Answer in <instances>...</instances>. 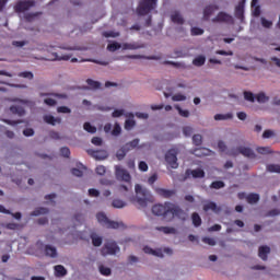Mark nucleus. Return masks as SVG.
<instances>
[{
    "label": "nucleus",
    "instance_id": "nucleus-1",
    "mask_svg": "<svg viewBox=\"0 0 280 280\" xmlns=\"http://www.w3.org/2000/svg\"><path fill=\"white\" fill-rule=\"evenodd\" d=\"M152 213L155 217H162L163 220H172L175 217L179 220H185V211L171 202L155 203L152 208Z\"/></svg>",
    "mask_w": 280,
    "mask_h": 280
},
{
    "label": "nucleus",
    "instance_id": "nucleus-2",
    "mask_svg": "<svg viewBox=\"0 0 280 280\" xmlns=\"http://www.w3.org/2000/svg\"><path fill=\"white\" fill-rule=\"evenodd\" d=\"M136 195H137L136 202L141 208H147L148 207V202L152 201L151 192L147 188H143L139 184L136 185Z\"/></svg>",
    "mask_w": 280,
    "mask_h": 280
},
{
    "label": "nucleus",
    "instance_id": "nucleus-3",
    "mask_svg": "<svg viewBox=\"0 0 280 280\" xmlns=\"http://www.w3.org/2000/svg\"><path fill=\"white\" fill-rule=\"evenodd\" d=\"M158 0H141L139 7H137V15L145 16L156 8Z\"/></svg>",
    "mask_w": 280,
    "mask_h": 280
},
{
    "label": "nucleus",
    "instance_id": "nucleus-4",
    "mask_svg": "<svg viewBox=\"0 0 280 280\" xmlns=\"http://www.w3.org/2000/svg\"><path fill=\"white\" fill-rule=\"evenodd\" d=\"M96 220L100 222L103 226H106V229H113V230H118L124 224L121 222H116V221H110L107 215L104 213H97L96 214Z\"/></svg>",
    "mask_w": 280,
    "mask_h": 280
},
{
    "label": "nucleus",
    "instance_id": "nucleus-5",
    "mask_svg": "<svg viewBox=\"0 0 280 280\" xmlns=\"http://www.w3.org/2000/svg\"><path fill=\"white\" fill-rule=\"evenodd\" d=\"M118 253H120V247L115 241L106 242L104 247L101 249L102 257H107L108 255L114 256Z\"/></svg>",
    "mask_w": 280,
    "mask_h": 280
},
{
    "label": "nucleus",
    "instance_id": "nucleus-6",
    "mask_svg": "<svg viewBox=\"0 0 280 280\" xmlns=\"http://www.w3.org/2000/svg\"><path fill=\"white\" fill-rule=\"evenodd\" d=\"M177 155L178 151L175 149H171L164 154V161H166L167 165L171 166L172 170L178 168V158H176Z\"/></svg>",
    "mask_w": 280,
    "mask_h": 280
},
{
    "label": "nucleus",
    "instance_id": "nucleus-7",
    "mask_svg": "<svg viewBox=\"0 0 280 280\" xmlns=\"http://www.w3.org/2000/svg\"><path fill=\"white\" fill-rule=\"evenodd\" d=\"M33 7H36V1H34V0H20L13 7V10L15 11V13H24V12L31 10Z\"/></svg>",
    "mask_w": 280,
    "mask_h": 280
},
{
    "label": "nucleus",
    "instance_id": "nucleus-8",
    "mask_svg": "<svg viewBox=\"0 0 280 280\" xmlns=\"http://www.w3.org/2000/svg\"><path fill=\"white\" fill-rule=\"evenodd\" d=\"M115 177L117 180L129 184L131 183V176L129 172L122 168L120 165H115Z\"/></svg>",
    "mask_w": 280,
    "mask_h": 280
},
{
    "label": "nucleus",
    "instance_id": "nucleus-9",
    "mask_svg": "<svg viewBox=\"0 0 280 280\" xmlns=\"http://www.w3.org/2000/svg\"><path fill=\"white\" fill-rule=\"evenodd\" d=\"M212 22L214 23H228V24H233L234 20L231 14H228L226 12H219L214 19H212Z\"/></svg>",
    "mask_w": 280,
    "mask_h": 280
},
{
    "label": "nucleus",
    "instance_id": "nucleus-10",
    "mask_svg": "<svg viewBox=\"0 0 280 280\" xmlns=\"http://www.w3.org/2000/svg\"><path fill=\"white\" fill-rule=\"evenodd\" d=\"M237 154H242L247 159L257 158L253 149H250L249 147H237L236 151L233 152V155L236 156Z\"/></svg>",
    "mask_w": 280,
    "mask_h": 280
},
{
    "label": "nucleus",
    "instance_id": "nucleus-11",
    "mask_svg": "<svg viewBox=\"0 0 280 280\" xmlns=\"http://www.w3.org/2000/svg\"><path fill=\"white\" fill-rule=\"evenodd\" d=\"M185 176H186V178H188L189 176H192V178H195V179H198V178L200 179V178H205L206 173L201 168L186 170Z\"/></svg>",
    "mask_w": 280,
    "mask_h": 280
},
{
    "label": "nucleus",
    "instance_id": "nucleus-12",
    "mask_svg": "<svg viewBox=\"0 0 280 280\" xmlns=\"http://www.w3.org/2000/svg\"><path fill=\"white\" fill-rule=\"evenodd\" d=\"M245 3H246V0H241L236 5V9L234 11V16H236L237 20L244 19Z\"/></svg>",
    "mask_w": 280,
    "mask_h": 280
},
{
    "label": "nucleus",
    "instance_id": "nucleus-13",
    "mask_svg": "<svg viewBox=\"0 0 280 280\" xmlns=\"http://www.w3.org/2000/svg\"><path fill=\"white\" fill-rule=\"evenodd\" d=\"M44 122L55 127L56 125L62 124V119L60 117H54L51 115H45L44 116Z\"/></svg>",
    "mask_w": 280,
    "mask_h": 280
},
{
    "label": "nucleus",
    "instance_id": "nucleus-14",
    "mask_svg": "<svg viewBox=\"0 0 280 280\" xmlns=\"http://www.w3.org/2000/svg\"><path fill=\"white\" fill-rule=\"evenodd\" d=\"M155 194L162 196L164 199H170L175 195V190H167L164 188H155Z\"/></svg>",
    "mask_w": 280,
    "mask_h": 280
},
{
    "label": "nucleus",
    "instance_id": "nucleus-15",
    "mask_svg": "<svg viewBox=\"0 0 280 280\" xmlns=\"http://www.w3.org/2000/svg\"><path fill=\"white\" fill-rule=\"evenodd\" d=\"M270 252H271L270 247H268V246H260L259 247V252H258V256L264 261H267L268 255L270 254Z\"/></svg>",
    "mask_w": 280,
    "mask_h": 280
},
{
    "label": "nucleus",
    "instance_id": "nucleus-16",
    "mask_svg": "<svg viewBox=\"0 0 280 280\" xmlns=\"http://www.w3.org/2000/svg\"><path fill=\"white\" fill-rule=\"evenodd\" d=\"M210 210L214 213H219L221 211L218 205L213 201L203 205V211L209 212Z\"/></svg>",
    "mask_w": 280,
    "mask_h": 280
},
{
    "label": "nucleus",
    "instance_id": "nucleus-17",
    "mask_svg": "<svg viewBox=\"0 0 280 280\" xmlns=\"http://www.w3.org/2000/svg\"><path fill=\"white\" fill-rule=\"evenodd\" d=\"M219 10L218 4H210L207 5L206 9H203V18L208 19L211 14H213L214 11Z\"/></svg>",
    "mask_w": 280,
    "mask_h": 280
},
{
    "label": "nucleus",
    "instance_id": "nucleus-18",
    "mask_svg": "<svg viewBox=\"0 0 280 280\" xmlns=\"http://www.w3.org/2000/svg\"><path fill=\"white\" fill-rule=\"evenodd\" d=\"M44 250H45L47 257H50V258L58 257V250L56 249V247H54L51 245H46Z\"/></svg>",
    "mask_w": 280,
    "mask_h": 280
},
{
    "label": "nucleus",
    "instance_id": "nucleus-19",
    "mask_svg": "<svg viewBox=\"0 0 280 280\" xmlns=\"http://www.w3.org/2000/svg\"><path fill=\"white\" fill-rule=\"evenodd\" d=\"M9 110H11V113H12L13 115H18V116H20V117H23V116L25 115V109H24V107H21V106H19V105H13V106H11V107L9 108Z\"/></svg>",
    "mask_w": 280,
    "mask_h": 280
},
{
    "label": "nucleus",
    "instance_id": "nucleus-20",
    "mask_svg": "<svg viewBox=\"0 0 280 280\" xmlns=\"http://www.w3.org/2000/svg\"><path fill=\"white\" fill-rule=\"evenodd\" d=\"M68 273V270L62 265L55 266V276L56 277H66Z\"/></svg>",
    "mask_w": 280,
    "mask_h": 280
},
{
    "label": "nucleus",
    "instance_id": "nucleus-21",
    "mask_svg": "<svg viewBox=\"0 0 280 280\" xmlns=\"http://www.w3.org/2000/svg\"><path fill=\"white\" fill-rule=\"evenodd\" d=\"M91 155L95 160H105L108 156L107 151H92Z\"/></svg>",
    "mask_w": 280,
    "mask_h": 280
},
{
    "label": "nucleus",
    "instance_id": "nucleus-22",
    "mask_svg": "<svg viewBox=\"0 0 280 280\" xmlns=\"http://www.w3.org/2000/svg\"><path fill=\"white\" fill-rule=\"evenodd\" d=\"M171 20H172L173 23H176L178 25H183L184 24V19L179 14L178 11L173 12V14L171 15Z\"/></svg>",
    "mask_w": 280,
    "mask_h": 280
},
{
    "label": "nucleus",
    "instance_id": "nucleus-23",
    "mask_svg": "<svg viewBox=\"0 0 280 280\" xmlns=\"http://www.w3.org/2000/svg\"><path fill=\"white\" fill-rule=\"evenodd\" d=\"M49 213V209L47 208H37L33 212H31V217H40Z\"/></svg>",
    "mask_w": 280,
    "mask_h": 280
},
{
    "label": "nucleus",
    "instance_id": "nucleus-24",
    "mask_svg": "<svg viewBox=\"0 0 280 280\" xmlns=\"http://www.w3.org/2000/svg\"><path fill=\"white\" fill-rule=\"evenodd\" d=\"M155 230H158L159 232H162V233H164L166 235H170V234L174 235V234H176L175 228L161 226V228H155Z\"/></svg>",
    "mask_w": 280,
    "mask_h": 280
},
{
    "label": "nucleus",
    "instance_id": "nucleus-25",
    "mask_svg": "<svg viewBox=\"0 0 280 280\" xmlns=\"http://www.w3.org/2000/svg\"><path fill=\"white\" fill-rule=\"evenodd\" d=\"M50 60L52 61H60V60H71V56L69 55H63V56H59L58 54H51Z\"/></svg>",
    "mask_w": 280,
    "mask_h": 280
},
{
    "label": "nucleus",
    "instance_id": "nucleus-26",
    "mask_svg": "<svg viewBox=\"0 0 280 280\" xmlns=\"http://www.w3.org/2000/svg\"><path fill=\"white\" fill-rule=\"evenodd\" d=\"M256 101H258L259 104H266L270 101V97L267 96L265 92H260L258 95H256Z\"/></svg>",
    "mask_w": 280,
    "mask_h": 280
},
{
    "label": "nucleus",
    "instance_id": "nucleus-27",
    "mask_svg": "<svg viewBox=\"0 0 280 280\" xmlns=\"http://www.w3.org/2000/svg\"><path fill=\"white\" fill-rule=\"evenodd\" d=\"M143 252H144L145 254L153 255V256H155V257H161V258L163 257L161 250H153L151 247H148V246H145V247L143 248Z\"/></svg>",
    "mask_w": 280,
    "mask_h": 280
},
{
    "label": "nucleus",
    "instance_id": "nucleus-28",
    "mask_svg": "<svg viewBox=\"0 0 280 280\" xmlns=\"http://www.w3.org/2000/svg\"><path fill=\"white\" fill-rule=\"evenodd\" d=\"M39 96H42V97H49V96H51V97H57V98H60V100H67L68 98V95H66V94H58V93H46V94L42 93V94H39Z\"/></svg>",
    "mask_w": 280,
    "mask_h": 280
},
{
    "label": "nucleus",
    "instance_id": "nucleus-29",
    "mask_svg": "<svg viewBox=\"0 0 280 280\" xmlns=\"http://www.w3.org/2000/svg\"><path fill=\"white\" fill-rule=\"evenodd\" d=\"M247 203L254 205L258 203L259 201V195L258 194H249L246 197Z\"/></svg>",
    "mask_w": 280,
    "mask_h": 280
},
{
    "label": "nucleus",
    "instance_id": "nucleus-30",
    "mask_svg": "<svg viewBox=\"0 0 280 280\" xmlns=\"http://www.w3.org/2000/svg\"><path fill=\"white\" fill-rule=\"evenodd\" d=\"M205 63H206V57L205 56L195 57V59L192 61V65L195 67H202V66H205Z\"/></svg>",
    "mask_w": 280,
    "mask_h": 280
},
{
    "label": "nucleus",
    "instance_id": "nucleus-31",
    "mask_svg": "<svg viewBox=\"0 0 280 280\" xmlns=\"http://www.w3.org/2000/svg\"><path fill=\"white\" fill-rule=\"evenodd\" d=\"M92 245L95 247H100L103 244V238L97 236L96 234L91 235Z\"/></svg>",
    "mask_w": 280,
    "mask_h": 280
},
{
    "label": "nucleus",
    "instance_id": "nucleus-32",
    "mask_svg": "<svg viewBox=\"0 0 280 280\" xmlns=\"http://www.w3.org/2000/svg\"><path fill=\"white\" fill-rule=\"evenodd\" d=\"M39 15H42V12L26 13L24 19L26 22L32 23Z\"/></svg>",
    "mask_w": 280,
    "mask_h": 280
},
{
    "label": "nucleus",
    "instance_id": "nucleus-33",
    "mask_svg": "<svg viewBox=\"0 0 280 280\" xmlns=\"http://www.w3.org/2000/svg\"><path fill=\"white\" fill-rule=\"evenodd\" d=\"M256 152H258L261 155H267V154H271V148L270 147H258L256 148Z\"/></svg>",
    "mask_w": 280,
    "mask_h": 280
},
{
    "label": "nucleus",
    "instance_id": "nucleus-34",
    "mask_svg": "<svg viewBox=\"0 0 280 280\" xmlns=\"http://www.w3.org/2000/svg\"><path fill=\"white\" fill-rule=\"evenodd\" d=\"M225 187V184L223 180H214L210 184L211 189H222Z\"/></svg>",
    "mask_w": 280,
    "mask_h": 280
},
{
    "label": "nucleus",
    "instance_id": "nucleus-35",
    "mask_svg": "<svg viewBox=\"0 0 280 280\" xmlns=\"http://www.w3.org/2000/svg\"><path fill=\"white\" fill-rule=\"evenodd\" d=\"M112 205L115 209H122L127 206V203L120 199H114Z\"/></svg>",
    "mask_w": 280,
    "mask_h": 280
},
{
    "label": "nucleus",
    "instance_id": "nucleus-36",
    "mask_svg": "<svg viewBox=\"0 0 280 280\" xmlns=\"http://www.w3.org/2000/svg\"><path fill=\"white\" fill-rule=\"evenodd\" d=\"M83 130L88 133H96V127L92 126L90 122L83 124Z\"/></svg>",
    "mask_w": 280,
    "mask_h": 280
},
{
    "label": "nucleus",
    "instance_id": "nucleus-37",
    "mask_svg": "<svg viewBox=\"0 0 280 280\" xmlns=\"http://www.w3.org/2000/svg\"><path fill=\"white\" fill-rule=\"evenodd\" d=\"M140 48V46L138 44H129V43H126V44H122V49L124 50H138Z\"/></svg>",
    "mask_w": 280,
    "mask_h": 280
},
{
    "label": "nucleus",
    "instance_id": "nucleus-38",
    "mask_svg": "<svg viewBox=\"0 0 280 280\" xmlns=\"http://www.w3.org/2000/svg\"><path fill=\"white\" fill-rule=\"evenodd\" d=\"M267 170L269 173L280 174V164H269Z\"/></svg>",
    "mask_w": 280,
    "mask_h": 280
},
{
    "label": "nucleus",
    "instance_id": "nucleus-39",
    "mask_svg": "<svg viewBox=\"0 0 280 280\" xmlns=\"http://www.w3.org/2000/svg\"><path fill=\"white\" fill-rule=\"evenodd\" d=\"M192 224L195 228L201 226V218L197 212L192 213Z\"/></svg>",
    "mask_w": 280,
    "mask_h": 280
},
{
    "label": "nucleus",
    "instance_id": "nucleus-40",
    "mask_svg": "<svg viewBox=\"0 0 280 280\" xmlns=\"http://www.w3.org/2000/svg\"><path fill=\"white\" fill-rule=\"evenodd\" d=\"M233 116L232 114H215L214 119L215 120H226V119H232Z\"/></svg>",
    "mask_w": 280,
    "mask_h": 280
},
{
    "label": "nucleus",
    "instance_id": "nucleus-41",
    "mask_svg": "<svg viewBox=\"0 0 280 280\" xmlns=\"http://www.w3.org/2000/svg\"><path fill=\"white\" fill-rule=\"evenodd\" d=\"M192 143L195 147H200L202 143V136L197 133L192 136Z\"/></svg>",
    "mask_w": 280,
    "mask_h": 280
},
{
    "label": "nucleus",
    "instance_id": "nucleus-42",
    "mask_svg": "<svg viewBox=\"0 0 280 280\" xmlns=\"http://www.w3.org/2000/svg\"><path fill=\"white\" fill-rule=\"evenodd\" d=\"M120 48H121V45L118 44L117 42H114L113 44H108V46L106 47V49H108V51L110 52L119 50Z\"/></svg>",
    "mask_w": 280,
    "mask_h": 280
},
{
    "label": "nucleus",
    "instance_id": "nucleus-43",
    "mask_svg": "<svg viewBox=\"0 0 280 280\" xmlns=\"http://www.w3.org/2000/svg\"><path fill=\"white\" fill-rule=\"evenodd\" d=\"M86 83L92 90H98L101 88V83L98 81H93L92 79H88Z\"/></svg>",
    "mask_w": 280,
    "mask_h": 280
},
{
    "label": "nucleus",
    "instance_id": "nucleus-44",
    "mask_svg": "<svg viewBox=\"0 0 280 280\" xmlns=\"http://www.w3.org/2000/svg\"><path fill=\"white\" fill-rule=\"evenodd\" d=\"M100 272L104 277H109L112 275V269L109 267L100 266Z\"/></svg>",
    "mask_w": 280,
    "mask_h": 280
},
{
    "label": "nucleus",
    "instance_id": "nucleus-45",
    "mask_svg": "<svg viewBox=\"0 0 280 280\" xmlns=\"http://www.w3.org/2000/svg\"><path fill=\"white\" fill-rule=\"evenodd\" d=\"M175 109L177 113H179L180 117L188 118L189 117V110H184L183 108L179 107V105H175Z\"/></svg>",
    "mask_w": 280,
    "mask_h": 280
},
{
    "label": "nucleus",
    "instance_id": "nucleus-46",
    "mask_svg": "<svg viewBox=\"0 0 280 280\" xmlns=\"http://www.w3.org/2000/svg\"><path fill=\"white\" fill-rule=\"evenodd\" d=\"M202 34H205V31L200 27L190 28V35L192 36H201Z\"/></svg>",
    "mask_w": 280,
    "mask_h": 280
},
{
    "label": "nucleus",
    "instance_id": "nucleus-47",
    "mask_svg": "<svg viewBox=\"0 0 280 280\" xmlns=\"http://www.w3.org/2000/svg\"><path fill=\"white\" fill-rule=\"evenodd\" d=\"M18 77H21V78H24V79H27V80H33L34 79V75H33L32 71L21 72L20 74H18Z\"/></svg>",
    "mask_w": 280,
    "mask_h": 280
},
{
    "label": "nucleus",
    "instance_id": "nucleus-48",
    "mask_svg": "<svg viewBox=\"0 0 280 280\" xmlns=\"http://www.w3.org/2000/svg\"><path fill=\"white\" fill-rule=\"evenodd\" d=\"M243 95L247 102H252V103L255 102V96H254L253 92L245 91V93H243Z\"/></svg>",
    "mask_w": 280,
    "mask_h": 280
},
{
    "label": "nucleus",
    "instance_id": "nucleus-49",
    "mask_svg": "<svg viewBox=\"0 0 280 280\" xmlns=\"http://www.w3.org/2000/svg\"><path fill=\"white\" fill-rule=\"evenodd\" d=\"M187 97L184 94H175L172 96L173 102H184Z\"/></svg>",
    "mask_w": 280,
    "mask_h": 280
},
{
    "label": "nucleus",
    "instance_id": "nucleus-50",
    "mask_svg": "<svg viewBox=\"0 0 280 280\" xmlns=\"http://www.w3.org/2000/svg\"><path fill=\"white\" fill-rule=\"evenodd\" d=\"M120 133H121V127H120V125H119V124H115L114 129H113V131H112V135H113L114 137H118V136H120Z\"/></svg>",
    "mask_w": 280,
    "mask_h": 280
},
{
    "label": "nucleus",
    "instance_id": "nucleus-51",
    "mask_svg": "<svg viewBox=\"0 0 280 280\" xmlns=\"http://www.w3.org/2000/svg\"><path fill=\"white\" fill-rule=\"evenodd\" d=\"M61 156L69 158L71 155V150L68 147H62L60 149Z\"/></svg>",
    "mask_w": 280,
    "mask_h": 280
},
{
    "label": "nucleus",
    "instance_id": "nucleus-52",
    "mask_svg": "<svg viewBox=\"0 0 280 280\" xmlns=\"http://www.w3.org/2000/svg\"><path fill=\"white\" fill-rule=\"evenodd\" d=\"M202 243L209 246H215V241L211 237H202Z\"/></svg>",
    "mask_w": 280,
    "mask_h": 280
},
{
    "label": "nucleus",
    "instance_id": "nucleus-53",
    "mask_svg": "<svg viewBox=\"0 0 280 280\" xmlns=\"http://www.w3.org/2000/svg\"><path fill=\"white\" fill-rule=\"evenodd\" d=\"M135 126H136V121L128 119V120H126V124L124 127L126 128V130H131Z\"/></svg>",
    "mask_w": 280,
    "mask_h": 280
},
{
    "label": "nucleus",
    "instance_id": "nucleus-54",
    "mask_svg": "<svg viewBox=\"0 0 280 280\" xmlns=\"http://www.w3.org/2000/svg\"><path fill=\"white\" fill-rule=\"evenodd\" d=\"M91 143L95 147H101L103 145V139L98 137L92 138Z\"/></svg>",
    "mask_w": 280,
    "mask_h": 280
},
{
    "label": "nucleus",
    "instance_id": "nucleus-55",
    "mask_svg": "<svg viewBox=\"0 0 280 280\" xmlns=\"http://www.w3.org/2000/svg\"><path fill=\"white\" fill-rule=\"evenodd\" d=\"M95 173L100 176H104L106 173V168L103 165H100L95 168Z\"/></svg>",
    "mask_w": 280,
    "mask_h": 280
},
{
    "label": "nucleus",
    "instance_id": "nucleus-56",
    "mask_svg": "<svg viewBox=\"0 0 280 280\" xmlns=\"http://www.w3.org/2000/svg\"><path fill=\"white\" fill-rule=\"evenodd\" d=\"M183 132L185 137H191V135L194 133V129L192 127H184Z\"/></svg>",
    "mask_w": 280,
    "mask_h": 280
},
{
    "label": "nucleus",
    "instance_id": "nucleus-57",
    "mask_svg": "<svg viewBox=\"0 0 280 280\" xmlns=\"http://www.w3.org/2000/svg\"><path fill=\"white\" fill-rule=\"evenodd\" d=\"M57 113L70 114L71 113V108H69L67 106L57 107Z\"/></svg>",
    "mask_w": 280,
    "mask_h": 280
},
{
    "label": "nucleus",
    "instance_id": "nucleus-58",
    "mask_svg": "<svg viewBox=\"0 0 280 280\" xmlns=\"http://www.w3.org/2000/svg\"><path fill=\"white\" fill-rule=\"evenodd\" d=\"M262 27L265 28H271L272 26V21H268L266 18L261 19Z\"/></svg>",
    "mask_w": 280,
    "mask_h": 280
},
{
    "label": "nucleus",
    "instance_id": "nucleus-59",
    "mask_svg": "<svg viewBox=\"0 0 280 280\" xmlns=\"http://www.w3.org/2000/svg\"><path fill=\"white\" fill-rule=\"evenodd\" d=\"M139 170H140L141 172H148L149 166H148L147 162L140 161V163H139Z\"/></svg>",
    "mask_w": 280,
    "mask_h": 280
},
{
    "label": "nucleus",
    "instance_id": "nucleus-60",
    "mask_svg": "<svg viewBox=\"0 0 280 280\" xmlns=\"http://www.w3.org/2000/svg\"><path fill=\"white\" fill-rule=\"evenodd\" d=\"M44 104H46L47 106H56L58 102L55 101L54 98H46L44 100Z\"/></svg>",
    "mask_w": 280,
    "mask_h": 280
},
{
    "label": "nucleus",
    "instance_id": "nucleus-61",
    "mask_svg": "<svg viewBox=\"0 0 280 280\" xmlns=\"http://www.w3.org/2000/svg\"><path fill=\"white\" fill-rule=\"evenodd\" d=\"M218 147H219V150H220L221 153H223V152H225L228 150V147L223 142V140H219Z\"/></svg>",
    "mask_w": 280,
    "mask_h": 280
},
{
    "label": "nucleus",
    "instance_id": "nucleus-62",
    "mask_svg": "<svg viewBox=\"0 0 280 280\" xmlns=\"http://www.w3.org/2000/svg\"><path fill=\"white\" fill-rule=\"evenodd\" d=\"M271 137H275V131L271 130H265L262 133L264 139H270Z\"/></svg>",
    "mask_w": 280,
    "mask_h": 280
},
{
    "label": "nucleus",
    "instance_id": "nucleus-63",
    "mask_svg": "<svg viewBox=\"0 0 280 280\" xmlns=\"http://www.w3.org/2000/svg\"><path fill=\"white\" fill-rule=\"evenodd\" d=\"M280 215V209H273L269 210L267 217H279Z\"/></svg>",
    "mask_w": 280,
    "mask_h": 280
},
{
    "label": "nucleus",
    "instance_id": "nucleus-64",
    "mask_svg": "<svg viewBox=\"0 0 280 280\" xmlns=\"http://www.w3.org/2000/svg\"><path fill=\"white\" fill-rule=\"evenodd\" d=\"M125 156H126V151H125L124 149H121V150H119V151L117 152V160H118V161L124 160Z\"/></svg>",
    "mask_w": 280,
    "mask_h": 280
}]
</instances>
